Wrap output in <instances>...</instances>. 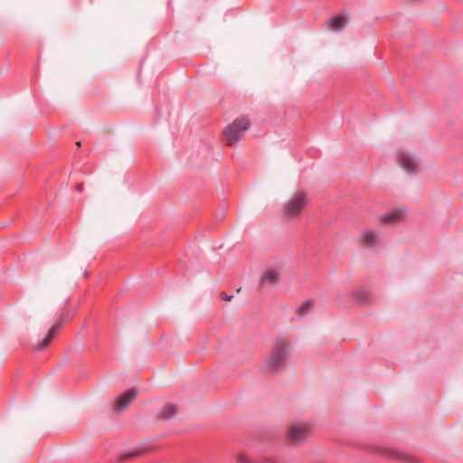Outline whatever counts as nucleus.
Listing matches in <instances>:
<instances>
[{"label": "nucleus", "mask_w": 463, "mask_h": 463, "mask_svg": "<svg viewBox=\"0 0 463 463\" xmlns=\"http://www.w3.org/2000/svg\"><path fill=\"white\" fill-rule=\"evenodd\" d=\"M289 353L290 345L288 340L284 337L277 338L272 351L264 364V370L269 373L280 370L284 367Z\"/></svg>", "instance_id": "f257e3e1"}, {"label": "nucleus", "mask_w": 463, "mask_h": 463, "mask_svg": "<svg viewBox=\"0 0 463 463\" xmlns=\"http://www.w3.org/2000/svg\"><path fill=\"white\" fill-rule=\"evenodd\" d=\"M250 126V119L247 117H241L236 118L231 125L223 129V135L229 146L234 145L238 142L244 131Z\"/></svg>", "instance_id": "f03ea898"}, {"label": "nucleus", "mask_w": 463, "mask_h": 463, "mask_svg": "<svg viewBox=\"0 0 463 463\" xmlns=\"http://www.w3.org/2000/svg\"><path fill=\"white\" fill-rule=\"evenodd\" d=\"M307 200L304 192H298L283 206V215L293 219L300 214Z\"/></svg>", "instance_id": "7ed1b4c3"}, {"label": "nucleus", "mask_w": 463, "mask_h": 463, "mask_svg": "<svg viewBox=\"0 0 463 463\" xmlns=\"http://www.w3.org/2000/svg\"><path fill=\"white\" fill-rule=\"evenodd\" d=\"M398 163L401 167L408 174H417L419 170V161L414 155L410 153H402L398 157Z\"/></svg>", "instance_id": "20e7f679"}, {"label": "nucleus", "mask_w": 463, "mask_h": 463, "mask_svg": "<svg viewBox=\"0 0 463 463\" xmlns=\"http://www.w3.org/2000/svg\"><path fill=\"white\" fill-rule=\"evenodd\" d=\"M310 430V425L307 422H298L293 424L288 431V437L295 441H303Z\"/></svg>", "instance_id": "39448f33"}, {"label": "nucleus", "mask_w": 463, "mask_h": 463, "mask_svg": "<svg viewBox=\"0 0 463 463\" xmlns=\"http://www.w3.org/2000/svg\"><path fill=\"white\" fill-rule=\"evenodd\" d=\"M348 16L346 14L342 13L340 14L335 15L331 17L328 22V27L334 31V32H340L342 31L346 24L348 23Z\"/></svg>", "instance_id": "423d86ee"}, {"label": "nucleus", "mask_w": 463, "mask_h": 463, "mask_svg": "<svg viewBox=\"0 0 463 463\" xmlns=\"http://www.w3.org/2000/svg\"><path fill=\"white\" fill-rule=\"evenodd\" d=\"M137 394V391L135 389H130L125 393L121 394L117 400L114 410L118 411L124 410L134 400Z\"/></svg>", "instance_id": "0eeeda50"}, {"label": "nucleus", "mask_w": 463, "mask_h": 463, "mask_svg": "<svg viewBox=\"0 0 463 463\" xmlns=\"http://www.w3.org/2000/svg\"><path fill=\"white\" fill-rule=\"evenodd\" d=\"M403 216V210L395 209L381 216L380 221L383 224H394L400 222Z\"/></svg>", "instance_id": "6e6552de"}, {"label": "nucleus", "mask_w": 463, "mask_h": 463, "mask_svg": "<svg viewBox=\"0 0 463 463\" xmlns=\"http://www.w3.org/2000/svg\"><path fill=\"white\" fill-rule=\"evenodd\" d=\"M62 322L61 321H56L54 325L50 328L47 336L41 342L38 343L37 348L38 350H43L45 349L49 344L52 342L53 337L55 336L57 331L61 328Z\"/></svg>", "instance_id": "1a4fd4ad"}, {"label": "nucleus", "mask_w": 463, "mask_h": 463, "mask_svg": "<svg viewBox=\"0 0 463 463\" xmlns=\"http://www.w3.org/2000/svg\"><path fill=\"white\" fill-rule=\"evenodd\" d=\"M380 242V237L373 231H365L361 237V243L367 247L372 248Z\"/></svg>", "instance_id": "9d476101"}, {"label": "nucleus", "mask_w": 463, "mask_h": 463, "mask_svg": "<svg viewBox=\"0 0 463 463\" xmlns=\"http://www.w3.org/2000/svg\"><path fill=\"white\" fill-rule=\"evenodd\" d=\"M368 295H369V292L367 289L361 288V289L354 291L350 294H347L346 296L350 297L353 299V301L355 303L365 304L369 300Z\"/></svg>", "instance_id": "9b49d317"}, {"label": "nucleus", "mask_w": 463, "mask_h": 463, "mask_svg": "<svg viewBox=\"0 0 463 463\" xmlns=\"http://www.w3.org/2000/svg\"><path fill=\"white\" fill-rule=\"evenodd\" d=\"M177 409L174 404L165 405L158 413V418L162 420H170L176 414Z\"/></svg>", "instance_id": "f8f14e48"}, {"label": "nucleus", "mask_w": 463, "mask_h": 463, "mask_svg": "<svg viewBox=\"0 0 463 463\" xmlns=\"http://www.w3.org/2000/svg\"><path fill=\"white\" fill-rule=\"evenodd\" d=\"M279 274L275 269L267 270L261 278L262 283H266V282L277 283V282H279Z\"/></svg>", "instance_id": "ddd939ff"}, {"label": "nucleus", "mask_w": 463, "mask_h": 463, "mask_svg": "<svg viewBox=\"0 0 463 463\" xmlns=\"http://www.w3.org/2000/svg\"><path fill=\"white\" fill-rule=\"evenodd\" d=\"M312 307V300L306 299L298 307V313L300 317L306 316Z\"/></svg>", "instance_id": "4468645a"}, {"label": "nucleus", "mask_w": 463, "mask_h": 463, "mask_svg": "<svg viewBox=\"0 0 463 463\" xmlns=\"http://www.w3.org/2000/svg\"><path fill=\"white\" fill-rule=\"evenodd\" d=\"M138 454V451L137 449L135 450H132L128 453H124V454H121L119 456V460L123 461V460H126L128 458H133L135 456H137Z\"/></svg>", "instance_id": "2eb2a0df"}, {"label": "nucleus", "mask_w": 463, "mask_h": 463, "mask_svg": "<svg viewBox=\"0 0 463 463\" xmlns=\"http://www.w3.org/2000/svg\"><path fill=\"white\" fill-rule=\"evenodd\" d=\"M232 298H233V296H232V295L229 296L225 293L222 294V298L225 301H230Z\"/></svg>", "instance_id": "dca6fc26"}, {"label": "nucleus", "mask_w": 463, "mask_h": 463, "mask_svg": "<svg viewBox=\"0 0 463 463\" xmlns=\"http://www.w3.org/2000/svg\"><path fill=\"white\" fill-rule=\"evenodd\" d=\"M76 189L79 193H81L83 191V184H78L77 186H76Z\"/></svg>", "instance_id": "f3484780"}, {"label": "nucleus", "mask_w": 463, "mask_h": 463, "mask_svg": "<svg viewBox=\"0 0 463 463\" xmlns=\"http://www.w3.org/2000/svg\"><path fill=\"white\" fill-rule=\"evenodd\" d=\"M339 298L341 299L342 302H345V296L343 294H339Z\"/></svg>", "instance_id": "a211bd4d"}]
</instances>
